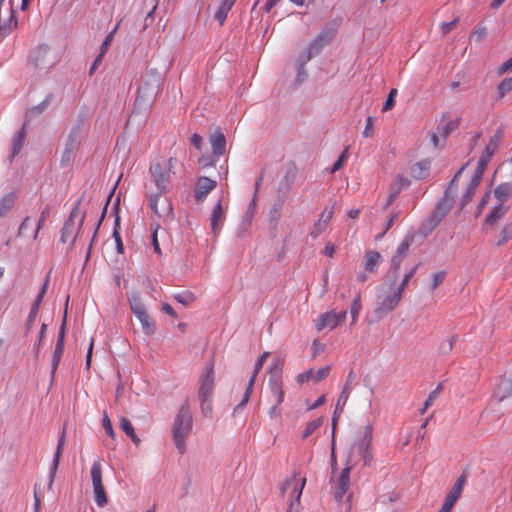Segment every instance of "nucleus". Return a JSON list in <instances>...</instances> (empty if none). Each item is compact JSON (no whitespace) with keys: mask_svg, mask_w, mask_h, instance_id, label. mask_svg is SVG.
I'll use <instances>...</instances> for the list:
<instances>
[{"mask_svg":"<svg viewBox=\"0 0 512 512\" xmlns=\"http://www.w3.org/2000/svg\"><path fill=\"white\" fill-rule=\"evenodd\" d=\"M210 220H211V229H212V232L217 235L221 228H222V225H223V222L225 220V210L222 206V203H221V200H219L213 211H212V214H211V217H210Z\"/></svg>","mask_w":512,"mask_h":512,"instance_id":"20","label":"nucleus"},{"mask_svg":"<svg viewBox=\"0 0 512 512\" xmlns=\"http://www.w3.org/2000/svg\"><path fill=\"white\" fill-rule=\"evenodd\" d=\"M214 391V369L213 363H209L206 368L203 376L200 379V385L198 389L199 398L201 401V406L204 408V403L212 398V394Z\"/></svg>","mask_w":512,"mask_h":512,"instance_id":"11","label":"nucleus"},{"mask_svg":"<svg viewBox=\"0 0 512 512\" xmlns=\"http://www.w3.org/2000/svg\"><path fill=\"white\" fill-rule=\"evenodd\" d=\"M25 131L24 128L15 133L12 139V151L10 158L13 159L16 155H18L23 147L25 140Z\"/></svg>","mask_w":512,"mask_h":512,"instance_id":"34","label":"nucleus"},{"mask_svg":"<svg viewBox=\"0 0 512 512\" xmlns=\"http://www.w3.org/2000/svg\"><path fill=\"white\" fill-rule=\"evenodd\" d=\"M361 309H362L361 297H360V295H357L356 298L353 300L351 308H350L352 324L356 323Z\"/></svg>","mask_w":512,"mask_h":512,"instance_id":"43","label":"nucleus"},{"mask_svg":"<svg viewBox=\"0 0 512 512\" xmlns=\"http://www.w3.org/2000/svg\"><path fill=\"white\" fill-rule=\"evenodd\" d=\"M137 319L140 321L141 323V326H142V329H143V332L146 334V335H153L154 332H155V324L154 322L151 320L149 314L147 311H145L144 313H140L139 316H136Z\"/></svg>","mask_w":512,"mask_h":512,"instance_id":"35","label":"nucleus"},{"mask_svg":"<svg viewBox=\"0 0 512 512\" xmlns=\"http://www.w3.org/2000/svg\"><path fill=\"white\" fill-rule=\"evenodd\" d=\"M65 323H66V320L64 319L63 324L60 328L57 342L55 345V349H54V352L52 355V375L55 374V372L58 368V365L60 363L63 351H64Z\"/></svg>","mask_w":512,"mask_h":512,"instance_id":"17","label":"nucleus"},{"mask_svg":"<svg viewBox=\"0 0 512 512\" xmlns=\"http://www.w3.org/2000/svg\"><path fill=\"white\" fill-rule=\"evenodd\" d=\"M484 172L481 169H475L473 174L463 184V188L460 195V208L463 209L471 200L475 194Z\"/></svg>","mask_w":512,"mask_h":512,"instance_id":"10","label":"nucleus"},{"mask_svg":"<svg viewBox=\"0 0 512 512\" xmlns=\"http://www.w3.org/2000/svg\"><path fill=\"white\" fill-rule=\"evenodd\" d=\"M330 370V366L321 367L317 371L313 370L312 380H314L315 382H319L325 379L329 375Z\"/></svg>","mask_w":512,"mask_h":512,"instance_id":"47","label":"nucleus"},{"mask_svg":"<svg viewBox=\"0 0 512 512\" xmlns=\"http://www.w3.org/2000/svg\"><path fill=\"white\" fill-rule=\"evenodd\" d=\"M114 34H115V30H113L112 32H110L104 39L102 45H101V48H100V53L105 55V53L108 51L113 39H114Z\"/></svg>","mask_w":512,"mask_h":512,"instance_id":"53","label":"nucleus"},{"mask_svg":"<svg viewBox=\"0 0 512 512\" xmlns=\"http://www.w3.org/2000/svg\"><path fill=\"white\" fill-rule=\"evenodd\" d=\"M79 205L80 201L77 202L68 219L64 223L60 238L62 243H67L69 241L74 243L82 229L85 214L80 210Z\"/></svg>","mask_w":512,"mask_h":512,"instance_id":"5","label":"nucleus"},{"mask_svg":"<svg viewBox=\"0 0 512 512\" xmlns=\"http://www.w3.org/2000/svg\"><path fill=\"white\" fill-rule=\"evenodd\" d=\"M269 388L276 404H281L284 400L283 384L280 376H274L269 380Z\"/></svg>","mask_w":512,"mask_h":512,"instance_id":"28","label":"nucleus"},{"mask_svg":"<svg viewBox=\"0 0 512 512\" xmlns=\"http://www.w3.org/2000/svg\"><path fill=\"white\" fill-rule=\"evenodd\" d=\"M120 428L125 432V434L136 444L138 445L141 440L135 433L134 427L132 423L125 417H121L120 420Z\"/></svg>","mask_w":512,"mask_h":512,"instance_id":"32","label":"nucleus"},{"mask_svg":"<svg viewBox=\"0 0 512 512\" xmlns=\"http://www.w3.org/2000/svg\"><path fill=\"white\" fill-rule=\"evenodd\" d=\"M398 94V91L396 88H392L387 96L386 101L383 104L382 111L387 112L390 111L394 105H395V98Z\"/></svg>","mask_w":512,"mask_h":512,"instance_id":"45","label":"nucleus"},{"mask_svg":"<svg viewBox=\"0 0 512 512\" xmlns=\"http://www.w3.org/2000/svg\"><path fill=\"white\" fill-rule=\"evenodd\" d=\"M91 480L94 500L99 507H104L108 503V498L102 483V464L99 459L95 460L92 464Z\"/></svg>","mask_w":512,"mask_h":512,"instance_id":"8","label":"nucleus"},{"mask_svg":"<svg viewBox=\"0 0 512 512\" xmlns=\"http://www.w3.org/2000/svg\"><path fill=\"white\" fill-rule=\"evenodd\" d=\"M17 27V21L15 20L13 25H9V26H0V38H3L5 37L6 35H8L13 29H15Z\"/></svg>","mask_w":512,"mask_h":512,"instance_id":"60","label":"nucleus"},{"mask_svg":"<svg viewBox=\"0 0 512 512\" xmlns=\"http://www.w3.org/2000/svg\"><path fill=\"white\" fill-rule=\"evenodd\" d=\"M512 395V373L508 376L501 378L496 386L494 396L498 401H503L505 398Z\"/></svg>","mask_w":512,"mask_h":512,"instance_id":"21","label":"nucleus"},{"mask_svg":"<svg viewBox=\"0 0 512 512\" xmlns=\"http://www.w3.org/2000/svg\"><path fill=\"white\" fill-rule=\"evenodd\" d=\"M418 266H414L413 268H411L403 277L401 283L396 287V289L403 294L404 290L407 288L408 284H409V281L412 279V277L414 276L416 270H417Z\"/></svg>","mask_w":512,"mask_h":512,"instance_id":"44","label":"nucleus"},{"mask_svg":"<svg viewBox=\"0 0 512 512\" xmlns=\"http://www.w3.org/2000/svg\"><path fill=\"white\" fill-rule=\"evenodd\" d=\"M217 183L208 177H200L195 188V198L197 201H203L207 195L216 187Z\"/></svg>","mask_w":512,"mask_h":512,"instance_id":"18","label":"nucleus"},{"mask_svg":"<svg viewBox=\"0 0 512 512\" xmlns=\"http://www.w3.org/2000/svg\"><path fill=\"white\" fill-rule=\"evenodd\" d=\"M269 354H270L269 352L265 351V352H263L258 357V359H257V361L255 363V366H254L253 373H252V375H251V377H250V379L248 381V384H247L244 396H243L242 400L240 401V403L234 408L235 412H238L239 410H242L244 408V406L247 404V402L249 401V398L251 396V393H252L253 386H254L255 380L257 378V375L260 372V370L262 369V367H263L265 361L267 360Z\"/></svg>","mask_w":512,"mask_h":512,"instance_id":"13","label":"nucleus"},{"mask_svg":"<svg viewBox=\"0 0 512 512\" xmlns=\"http://www.w3.org/2000/svg\"><path fill=\"white\" fill-rule=\"evenodd\" d=\"M48 285H49V276L46 277V279H45L42 287L40 288V291H39V293H38V295H37L33 305H37V307H40L41 302H42V300H43V298H44V296H45V294L47 292Z\"/></svg>","mask_w":512,"mask_h":512,"instance_id":"50","label":"nucleus"},{"mask_svg":"<svg viewBox=\"0 0 512 512\" xmlns=\"http://www.w3.org/2000/svg\"><path fill=\"white\" fill-rule=\"evenodd\" d=\"M334 215V208L331 207H325L323 211L319 214L318 219L314 222L311 230H310V236L312 238L319 237L322 233L326 231V229L329 226V223L331 222Z\"/></svg>","mask_w":512,"mask_h":512,"instance_id":"14","label":"nucleus"},{"mask_svg":"<svg viewBox=\"0 0 512 512\" xmlns=\"http://www.w3.org/2000/svg\"><path fill=\"white\" fill-rule=\"evenodd\" d=\"M313 370H307L301 374H299L296 378L297 383L303 384L304 382H307L308 380L312 379Z\"/></svg>","mask_w":512,"mask_h":512,"instance_id":"56","label":"nucleus"},{"mask_svg":"<svg viewBox=\"0 0 512 512\" xmlns=\"http://www.w3.org/2000/svg\"><path fill=\"white\" fill-rule=\"evenodd\" d=\"M350 472H351V466H346L341 471L340 477L337 482L336 491H335V498L338 501H341L343 499L344 495L347 493V491L350 487Z\"/></svg>","mask_w":512,"mask_h":512,"instance_id":"19","label":"nucleus"},{"mask_svg":"<svg viewBox=\"0 0 512 512\" xmlns=\"http://www.w3.org/2000/svg\"><path fill=\"white\" fill-rule=\"evenodd\" d=\"M458 19H455L451 22H444L441 24V30H442V33L443 34H448L452 29L453 27L455 26V24L457 23Z\"/></svg>","mask_w":512,"mask_h":512,"instance_id":"62","label":"nucleus"},{"mask_svg":"<svg viewBox=\"0 0 512 512\" xmlns=\"http://www.w3.org/2000/svg\"><path fill=\"white\" fill-rule=\"evenodd\" d=\"M363 136L366 138H371L374 136V118L372 116H368L366 118Z\"/></svg>","mask_w":512,"mask_h":512,"instance_id":"48","label":"nucleus"},{"mask_svg":"<svg viewBox=\"0 0 512 512\" xmlns=\"http://www.w3.org/2000/svg\"><path fill=\"white\" fill-rule=\"evenodd\" d=\"M38 311L39 307H37V305H32L26 323L28 328H30L34 324Z\"/></svg>","mask_w":512,"mask_h":512,"instance_id":"55","label":"nucleus"},{"mask_svg":"<svg viewBox=\"0 0 512 512\" xmlns=\"http://www.w3.org/2000/svg\"><path fill=\"white\" fill-rule=\"evenodd\" d=\"M48 285H49V276L46 277V279H45L42 287L40 288V291H39V293H38V295H37L33 305H37V307H40L41 302H42V300H43V298H44V296H45V294L47 292Z\"/></svg>","mask_w":512,"mask_h":512,"instance_id":"52","label":"nucleus"},{"mask_svg":"<svg viewBox=\"0 0 512 512\" xmlns=\"http://www.w3.org/2000/svg\"><path fill=\"white\" fill-rule=\"evenodd\" d=\"M350 395V386L348 384H345L339 398L337 400L336 406H335V415L339 412L342 413L344 406L346 405V402Z\"/></svg>","mask_w":512,"mask_h":512,"instance_id":"37","label":"nucleus"},{"mask_svg":"<svg viewBox=\"0 0 512 512\" xmlns=\"http://www.w3.org/2000/svg\"><path fill=\"white\" fill-rule=\"evenodd\" d=\"M512 239V223H507L503 226L500 234L499 239L497 241V245L501 246L505 244L507 241Z\"/></svg>","mask_w":512,"mask_h":512,"instance_id":"42","label":"nucleus"},{"mask_svg":"<svg viewBox=\"0 0 512 512\" xmlns=\"http://www.w3.org/2000/svg\"><path fill=\"white\" fill-rule=\"evenodd\" d=\"M430 169V161L422 160L411 167V174L414 178L423 179L428 175Z\"/></svg>","mask_w":512,"mask_h":512,"instance_id":"30","label":"nucleus"},{"mask_svg":"<svg viewBox=\"0 0 512 512\" xmlns=\"http://www.w3.org/2000/svg\"><path fill=\"white\" fill-rule=\"evenodd\" d=\"M467 166L468 163L463 165L454 175L445 191L443 198L439 201L436 209L437 214H439V219L443 218L451 210L457 195L459 181Z\"/></svg>","mask_w":512,"mask_h":512,"instance_id":"7","label":"nucleus"},{"mask_svg":"<svg viewBox=\"0 0 512 512\" xmlns=\"http://www.w3.org/2000/svg\"><path fill=\"white\" fill-rule=\"evenodd\" d=\"M306 484V477L300 476V473L294 472L293 475L285 480L280 486V493L284 497L288 495L291 500L288 503L289 510H297L300 504L302 491Z\"/></svg>","mask_w":512,"mask_h":512,"instance_id":"4","label":"nucleus"},{"mask_svg":"<svg viewBox=\"0 0 512 512\" xmlns=\"http://www.w3.org/2000/svg\"><path fill=\"white\" fill-rule=\"evenodd\" d=\"M323 424V418L319 417L315 420L308 422L302 432V439H307L311 436L321 425Z\"/></svg>","mask_w":512,"mask_h":512,"instance_id":"38","label":"nucleus"},{"mask_svg":"<svg viewBox=\"0 0 512 512\" xmlns=\"http://www.w3.org/2000/svg\"><path fill=\"white\" fill-rule=\"evenodd\" d=\"M467 481V476L465 474H462L459 476L457 481L454 483L451 490L447 493L445 499L450 501L451 503L455 504L458 499L461 497V494L464 489V485Z\"/></svg>","mask_w":512,"mask_h":512,"instance_id":"25","label":"nucleus"},{"mask_svg":"<svg viewBox=\"0 0 512 512\" xmlns=\"http://www.w3.org/2000/svg\"><path fill=\"white\" fill-rule=\"evenodd\" d=\"M512 89V78L503 80L499 85L502 94Z\"/></svg>","mask_w":512,"mask_h":512,"instance_id":"59","label":"nucleus"},{"mask_svg":"<svg viewBox=\"0 0 512 512\" xmlns=\"http://www.w3.org/2000/svg\"><path fill=\"white\" fill-rule=\"evenodd\" d=\"M192 426V413L189 404L184 402L178 410L172 428L173 441L180 454L186 452V439L192 431Z\"/></svg>","mask_w":512,"mask_h":512,"instance_id":"2","label":"nucleus"},{"mask_svg":"<svg viewBox=\"0 0 512 512\" xmlns=\"http://www.w3.org/2000/svg\"><path fill=\"white\" fill-rule=\"evenodd\" d=\"M495 197L500 202L507 201L510 197H512V184L511 183H501L499 184L495 191Z\"/></svg>","mask_w":512,"mask_h":512,"instance_id":"31","label":"nucleus"},{"mask_svg":"<svg viewBox=\"0 0 512 512\" xmlns=\"http://www.w3.org/2000/svg\"><path fill=\"white\" fill-rule=\"evenodd\" d=\"M402 295L396 289L395 281L380 286L377 294L376 314L383 316L395 310L402 299Z\"/></svg>","mask_w":512,"mask_h":512,"instance_id":"3","label":"nucleus"},{"mask_svg":"<svg viewBox=\"0 0 512 512\" xmlns=\"http://www.w3.org/2000/svg\"><path fill=\"white\" fill-rule=\"evenodd\" d=\"M129 304L131 311L135 316H139L140 313H144L146 311L145 306L143 305L140 296L138 294H132L129 298Z\"/></svg>","mask_w":512,"mask_h":512,"instance_id":"36","label":"nucleus"},{"mask_svg":"<svg viewBox=\"0 0 512 512\" xmlns=\"http://www.w3.org/2000/svg\"><path fill=\"white\" fill-rule=\"evenodd\" d=\"M236 0H220L218 7L214 13V18L220 25L225 22L229 11L234 6Z\"/></svg>","mask_w":512,"mask_h":512,"instance_id":"29","label":"nucleus"},{"mask_svg":"<svg viewBox=\"0 0 512 512\" xmlns=\"http://www.w3.org/2000/svg\"><path fill=\"white\" fill-rule=\"evenodd\" d=\"M337 34V25L335 23L327 24L322 31L309 43L307 55L303 60V64L312 57L318 55L322 49L328 45Z\"/></svg>","mask_w":512,"mask_h":512,"instance_id":"6","label":"nucleus"},{"mask_svg":"<svg viewBox=\"0 0 512 512\" xmlns=\"http://www.w3.org/2000/svg\"><path fill=\"white\" fill-rule=\"evenodd\" d=\"M284 205V200H278L276 201L269 212V223L272 224L274 227L278 224L281 216H282V208Z\"/></svg>","mask_w":512,"mask_h":512,"instance_id":"33","label":"nucleus"},{"mask_svg":"<svg viewBox=\"0 0 512 512\" xmlns=\"http://www.w3.org/2000/svg\"><path fill=\"white\" fill-rule=\"evenodd\" d=\"M17 201V194L9 192L0 198V219L5 218L13 209Z\"/></svg>","mask_w":512,"mask_h":512,"instance_id":"24","label":"nucleus"},{"mask_svg":"<svg viewBox=\"0 0 512 512\" xmlns=\"http://www.w3.org/2000/svg\"><path fill=\"white\" fill-rule=\"evenodd\" d=\"M64 444H65V432L63 431L59 438L57 449H56V452H55V455H54V458L52 461V467H51L49 483H48L49 489H52V486L54 483V478H55V475H56V472L58 469V465H59V461H60V457H61V454L63 451Z\"/></svg>","mask_w":512,"mask_h":512,"instance_id":"23","label":"nucleus"},{"mask_svg":"<svg viewBox=\"0 0 512 512\" xmlns=\"http://www.w3.org/2000/svg\"><path fill=\"white\" fill-rule=\"evenodd\" d=\"M48 285H49V276L46 277V279H45L42 287L40 288V291H39V293H38V295H37L33 305H37V307H40L41 302H42V300H43V298H44V296H45V294L47 292Z\"/></svg>","mask_w":512,"mask_h":512,"instance_id":"51","label":"nucleus"},{"mask_svg":"<svg viewBox=\"0 0 512 512\" xmlns=\"http://www.w3.org/2000/svg\"><path fill=\"white\" fill-rule=\"evenodd\" d=\"M459 123V118L452 117L449 114L443 115L436 128L441 139L445 140L450 133L457 129Z\"/></svg>","mask_w":512,"mask_h":512,"instance_id":"16","label":"nucleus"},{"mask_svg":"<svg viewBox=\"0 0 512 512\" xmlns=\"http://www.w3.org/2000/svg\"><path fill=\"white\" fill-rule=\"evenodd\" d=\"M445 277H446L445 271H439V272L435 273L432 277V283H431L430 289L432 291L435 290L439 285H441L443 283V281L445 280Z\"/></svg>","mask_w":512,"mask_h":512,"instance_id":"49","label":"nucleus"},{"mask_svg":"<svg viewBox=\"0 0 512 512\" xmlns=\"http://www.w3.org/2000/svg\"><path fill=\"white\" fill-rule=\"evenodd\" d=\"M203 138L199 134H193L191 137V143L196 149L201 150Z\"/></svg>","mask_w":512,"mask_h":512,"instance_id":"64","label":"nucleus"},{"mask_svg":"<svg viewBox=\"0 0 512 512\" xmlns=\"http://www.w3.org/2000/svg\"><path fill=\"white\" fill-rule=\"evenodd\" d=\"M414 241L413 235H407L404 237V239L400 242L398 245L395 254L392 256L391 259V267L394 270V272H397L401 266L402 261L407 256L408 251L410 249L411 244Z\"/></svg>","mask_w":512,"mask_h":512,"instance_id":"15","label":"nucleus"},{"mask_svg":"<svg viewBox=\"0 0 512 512\" xmlns=\"http://www.w3.org/2000/svg\"><path fill=\"white\" fill-rule=\"evenodd\" d=\"M75 145H76V139L73 135H70L68 138V141L66 143L62 158H61V162L63 164L70 161L73 151L75 149Z\"/></svg>","mask_w":512,"mask_h":512,"instance_id":"39","label":"nucleus"},{"mask_svg":"<svg viewBox=\"0 0 512 512\" xmlns=\"http://www.w3.org/2000/svg\"><path fill=\"white\" fill-rule=\"evenodd\" d=\"M41 509V498H40V492L38 491L37 487L34 488V512H40Z\"/></svg>","mask_w":512,"mask_h":512,"instance_id":"58","label":"nucleus"},{"mask_svg":"<svg viewBox=\"0 0 512 512\" xmlns=\"http://www.w3.org/2000/svg\"><path fill=\"white\" fill-rule=\"evenodd\" d=\"M149 172L153 178L154 185L156 187L155 192H150V207L154 211V213L161 217L165 214L169 215L172 213V206L167 201L164 200L165 205L162 208L158 207V202L164 194L167 192V185L169 183L170 177L162 167L159 162H155L150 165Z\"/></svg>","mask_w":512,"mask_h":512,"instance_id":"1","label":"nucleus"},{"mask_svg":"<svg viewBox=\"0 0 512 512\" xmlns=\"http://www.w3.org/2000/svg\"><path fill=\"white\" fill-rule=\"evenodd\" d=\"M175 299L182 303V304H188L189 302L193 301L194 300V297L192 294H187V295H181V294H177L175 295Z\"/></svg>","mask_w":512,"mask_h":512,"instance_id":"61","label":"nucleus"},{"mask_svg":"<svg viewBox=\"0 0 512 512\" xmlns=\"http://www.w3.org/2000/svg\"><path fill=\"white\" fill-rule=\"evenodd\" d=\"M382 262V256L378 251L368 250L364 255V268L366 272L376 273Z\"/></svg>","mask_w":512,"mask_h":512,"instance_id":"22","label":"nucleus"},{"mask_svg":"<svg viewBox=\"0 0 512 512\" xmlns=\"http://www.w3.org/2000/svg\"><path fill=\"white\" fill-rule=\"evenodd\" d=\"M346 158H347V149L344 150V152L340 155L338 160L333 164L332 173L338 171L342 167L343 162L346 160Z\"/></svg>","mask_w":512,"mask_h":512,"instance_id":"57","label":"nucleus"},{"mask_svg":"<svg viewBox=\"0 0 512 512\" xmlns=\"http://www.w3.org/2000/svg\"><path fill=\"white\" fill-rule=\"evenodd\" d=\"M210 144L214 155L221 156L224 154L226 148V139L221 131H216L213 135H211Z\"/></svg>","mask_w":512,"mask_h":512,"instance_id":"27","label":"nucleus"},{"mask_svg":"<svg viewBox=\"0 0 512 512\" xmlns=\"http://www.w3.org/2000/svg\"><path fill=\"white\" fill-rule=\"evenodd\" d=\"M456 340H457L456 336H451L447 340L442 342L441 345L439 346L440 352L443 354L450 353L454 347Z\"/></svg>","mask_w":512,"mask_h":512,"instance_id":"46","label":"nucleus"},{"mask_svg":"<svg viewBox=\"0 0 512 512\" xmlns=\"http://www.w3.org/2000/svg\"><path fill=\"white\" fill-rule=\"evenodd\" d=\"M103 428L112 439L115 438V432L113 430L112 423L106 413L104 414L103 417Z\"/></svg>","mask_w":512,"mask_h":512,"instance_id":"54","label":"nucleus"},{"mask_svg":"<svg viewBox=\"0 0 512 512\" xmlns=\"http://www.w3.org/2000/svg\"><path fill=\"white\" fill-rule=\"evenodd\" d=\"M485 36H486L485 28H478L472 34V37H474L476 41H482L485 38Z\"/></svg>","mask_w":512,"mask_h":512,"instance_id":"63","label":"nucleus"},{"mask_svg":"<svg viewBox=\"0 0 512 512\" xmlns=\"http://www.w3.org/2000/svg\"><path fill=\"white\" fill-rule=\"evenodd\" d=\"M442 390V386L438 385L433 391H431L424 402L423 408L420 410L421 414H424L426 410L434 403V401L438 398L440 392Z\"/></svg>","mask_w":512,"mask_h":512,"instance_id":"41","label":"nucleus"},{"mask_svg":"<svg viewBox=\"0 0 512 512\" xmlns=\"http://www.w3.org/2000/svg\"><path fill=\"white\" fill-rule=\"evenodd\" d=\"M372 440V432L370 428H367L362 441L359 444V450L362 454L364 465H369L372 460V454L369 451V447Z\"/></svg>","mask_w":512,"mask_h":512,"instance_id":"26","label":"nucleus"},{"mask_svg":"<svg viewBox=\"0 0 512 512\" xmlns=\"http://www.w3.org/2000/svg\"><path fill=\"white\" fill-rule=\"evenodd\" d=\"M502 138L503 131L497 130L496 133L490 138L488 144L485 147L484 152L480 156L476 169H481L482 172H485L487 165L490 162L493 155L495 154V152L497 151Z\"/></svg>","mask_w":512,"mask_h":512,"instance_id":"12","label":"nucleus"},{"mask_svg":"<svg viewBox=\"0 0 512 512\" xmlns=\"http://www.w3.org/2000/svg\"><path fill=\"white\" fill-rule=\"evenodd\" d=\"M507 212V207H505L503 204H500L496 206L492 212L487 215L486 221L489 224L495 223L497 220L503 217V215Z\"/></svg>","mask_w":512,"mask_h":512,"instance_id":"40","label":"nucleus"},{"mask_svg":"<svg viewBox=\"0 0 512 512\" xmlns=\"http://www.w3.org/2000/svg\"><path fill=\"white\" fill-rule=\"evenodd\" d=\"M347 318V311L342 310L337 312L331 310L321 314L315 321V329L320 332L324 329L334 330L341 325Z\"/></svg>","mask_w":512,"mask_h":512,"instance_id":"9","label":"nucleus"}]
</instances>
